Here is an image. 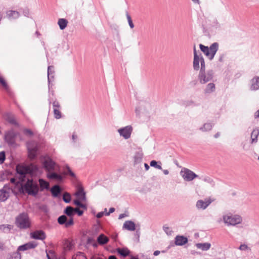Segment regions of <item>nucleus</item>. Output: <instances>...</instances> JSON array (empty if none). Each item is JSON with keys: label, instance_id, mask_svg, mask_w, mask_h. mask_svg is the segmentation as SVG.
Listing matches in <instances>:
<instances>
[{"label": "nucleus", "instance_id": "1", "mask_svg": "<svg viewBox=\"0 0 259 259\" xmlns=\"http://www.w3.org/2000/svg\"><path fill=\"white\" fill-rule=\"evenodd\" d=\"M201 51L205 54V55L209 59L212 60L216 52L218 50L219 45L217 42L212 44L209 48L204 46L202 44L199 45Z\"/></svg>", "mask_w": 259, "mask_h": 259}, {"label": "nucleus", "instance_id": "2", "mask_svg": "<svg viewBox=\"0 0 259 259\" xmlns=\"http://www.w3.org/2000/svg\"><path fill=\"white\" fill-rule=\"evenodd\" d=\"M17 226L21 229L29 228L30 226V222L27 213H23L17 217L16 220Z\"/></svg>", "mask_w": 259, "mask_h": 259}, {"label": "nucleus", "instance_id": "3", "mask_svg": "<svg viewBox=\"0 0 259 259\" xmlns=\"http://www.w3.org/2000/svg\"><path fill=\"white\" fill-rule=\"evenodd\" d=\"M24 188L29 195L33 196H35L39 190L37 183L33 182L32 180H28L24 186Z\"/></svg>", "mask_w": 259, "mask_h": 259}, {"label": "nucleus", "instance_id": "4", "mask_svg": "<svg viewBox=\"0 0 259 259\" xmlns=\"http://www.w3.org/2000/svg\"><path fill=\"white\" fill-rule=\"evenodd\" d=\"M223 220L227 225H235L241 223L242 218L238 215L228 213L224 215Z\"/></svg>", "mask_w": 259, "mask_h": 259}, {"label": "nucleus", "instance_id": "5", "mask_svg": "<svg viewBox=\"0 0 259 259\" xmlns=\"http://www.w3.org/2000/svg\"><path fill=\"white\" fill-rule=\"evenodd\" d=\"M27 147L29 158L31 159H34L36 156V152L38 149L37 143L33 141L28 142L27 144Z\"/></svg>", "mask_w": 259, "mask_h": 259}, {"label": "nucleus", "instance_id": "6", "mask_svg": "<svg viewBox=\"0 0 259 259\" xmlns=\"http://www.w3.org/2000/svg\"><path fill=\"white\" fill-rule=\"evenodd\" d=\"M213 201L214 199L210 197L206 198L204 200H199L196 202V206L199 209H205Z\"/></svg>", "mask_w": 259, "mask_h": 259}, {"label": "nucleus", "instance_id": "7", "mask_svg": "<svg viewBox=\"0 0 259 259\" xmlns=\"http://www.w3.org/2000/svg\"><path fill=\"white\" fill-rule=\"evenodd\" d=\"M181 174L184 179L187 181H192L197 177L195 174L188 169H184V170H182L181 171Z\"/></svg>", "mask_w": 259, "mask_h": 259}, {"label": "nucleus", "instance_id": "8", "mask_svg": "<svg viewBox=\"0 0 259 259\" xmlns=\"http://www.w3.org/2000/svg\"><path fill=\"white\" fill-rule=\"evenodd\" d=\"M12 190L7 186H5L4 188L0 190V201H5L10 196Z\"/></svg>", "mask_w": 259, "mask_h": 259}, {"label": "nucleus", "instance_id": "9", "mask_svg": "<svg viewBox=\"0 0 259 259\" xmlns=\"http://www.w3.org/2000/svg\"><path fill=\"white\" fill-rule=\"evenodd\" d=\"M43 165L46 170L49 172L55 170L56 164L51 158H47L44 160Z\"/></svg>", "mask_w": 259, "mask_h": 259}, {"label": "nucleus", "instance_id": "10", "mask_svg": "<svg viewBox=\"0 0 259 259\" xmlns=\"http://www.w3.org/2000/svg\"><path fill=\"white\" fill-rule=\"evenodd\" d=\"M212 78V73L211 72L205 74L204 71H200L199 75V79L201 83H205L210 80Z\"/></svg>", "mask_w": 259, "mask_h": 259}, {"label": "nucleus", "instance_id": "11", "mask_svg": "<svg viewBox=\"0 0 259 259\" xmlns=\"http://www.w3.org/2000/svg\"><path fill=\"white\" fill-rule=\"evenodd\" d=\"M37 246V243L34 241L29 242L25 244L18 247L17 251L19 252L21 251H25L28 249H33Z\"/></svg>", "mask_w": 259, "mask_h": 259}, {"label": "nucleus", "instance_id": "12", "mask_svg": "<svg viewBox=\"0 0 259 259\" xmlns=\"http://www.w3.org/2000/svg\"><path fill=\"white\" fill-rule=\"evenodd\" d=\"M30 235L31 238L33 239L41 240H44L46 237L45 233L42 230H36L32 232Z\"/></svg>", "mask_w": 259, "mask_h": 259}, {"label": "nucleus", "instance_id": "13", "mask_svg": "<svg viewBox=\"0 0 259 259\" xmlns=\"http://www.w3.org/2000/svg\"><path fill=\"white\" fill-rule=\"evenodd\" d=\"M132 132V127L131 126H127L123 128L118 130L120 135L126 139L130 137Z\"/></svg>", "mask_w": 259, "mask_h": 259}, {"label": "nucleus", "instance_id": "14", "mask_svg": "<svg viewBox=\"0 0 259 259\" xmlns=\"http://www.w3.org/2000/svg\"><path fill=\"white\" fill-rule=\"evenodd\" d=\"M77 199L81 201L85 200V193L84 192L83 187L81 186H78L76 191L75 193Z\"/></svg>", "mask_w": 259, "mask_h": 259}, {"label": "nucleus", "instance_id": "15", "mask_svg": "<svg viewBox=\"0 0 259 259\" xmlns=\"http://www.w3.org/2000/svg\"><path fill=\"white\" fill-rule=\"evenodd\" d=\"M16 136V134L13 131H9L5 135V140L9 144H13Z\"/></svg>", "mask_w": 259, "mask_h": 259}, {"label": "nucleus", "instance_id": "16", "mask_svg": "<svg viewBox=\"0 0 259 259\" xmlns=\"http://www.w3.org/2000/svg\"><path fill=\"white\" fill-rule=\"evenodd\" d=\"M250 89L251 90L259 89V77L255 76L251 80Z\"/></svg>", "mask_w": 259, "mask_h": 259}, {"label": "nucleus", "instance_id": "17", "mask_svg": "<svg viewBox=\"0 0 259 259\" xmlns=\"http://www.w3.org/2000/svg\"><path fill=\"white\" fill-rule=\"evenodd\" d=\"M4 117L6 120L13 124H16L17 121L15 119V116L10 113H6L4 115Z\"/></svg>", "mask_w": 259, "mask_h": 259}, {"label": "nucleus", "instance_id": "18", "mask_svg": "<svg viewBox=\"0 0 259 259\" xmlns=\"http://www.w3.org/2000/svg\"><path fill=\"white\" fill-rule=\"evenodd\" d=\"M187 238L183 236H177L175 239V243L177 245H183L187 243Z\"/></svg>", "mask_w": 259, "mask_h": 259}, {"label": "nucleus", "instance_id": "19", "mask_svg": "<svg viewBox=\"0 0 259 259\" xmlns=\"http://www.w3.org/2000/svg\"><path fill=\"white\" fill-rule=\"evenodd\" d=\"M39 189L41 191L44 190H48L49 189L50 184L48 182L45 181L42 179L38 180Z\"/></svg>", "mask_w": 259, "mask_h": 259}, {"label": "nucleus", "instance_id": "20", "mask_svg": "<svg viewBox=\"0 0 259 259\" xmlns=\"http://www.w3.org/2000/svg\"><path fill=\"white\" fill-rule=\"evenodd\" d=\"M196 246L198 249H200L203 251H206L210 249L211 247V244L209 243H199L196 244Z\"/></svg>", "mask_w": 259, "mask_h": 259}, {"label": "nucleus", "instance_id": "21", "mask_svg": "<svg viewBox=\"0 0 259 259\" xmlns=\"http://www.w3.org/2000/svg\"><path fill=\"white\" fill-rule=\"evenodd\" d=\"M123 228L129 231H134L136 229L135 224L132 221H126L123 224Z\"/></svg>", "mask_w": 259, "mask_h": 259}, {"label": "nucleus", "instance_id": "22", "mask_svg": "<svg viewBox=\"0 0 259 259\" xmlns=\"http://www.w3.org/2000/svg\"><path fill=\"white\" fill-rule=\"evenodd\" d=\"M47 177L49 179L52 180H56L57 181H61L62 179V177L55 172H49L47 174Z\"/></svg>", "mask_w": 259, "mask_h": 259}, {"label": "nucleus", "instance_id": "23", "mask_svg": "<svg viewBox=\"0 0 259 259\" xmlns=\"http://www.w3.org/2000/svg\"><path fill=\"white\" fill-rule=\"evenodd\" d=\"M97 240L100 244L103 245L106 244L109 241V238L102 234L99 236Z\"/></svg>", "mask_w": 259, "mask_h": 259}, {"label": "nucleus", "instance_id": "24", "mask_svg": "<svg viewBox=\"0 0 259 259\" xmlns=\"http://www.w3.org/2000/svg\"><path fill=\"white\" fill-rule=\"evenodd\" d=\"M201 57L199 56H194L193 67L195 70H198L199 69V62L201 61Z\"/></svg>", "mask_w": 259, "mask_h": 259}, {"label": "nucleus", "instance_id": "25", "mask_svg": "<svg viewBox=\"0 0 259 259\" xmlns=\"http://www.w3.org/2000/svg\"><path fill=\"white\" fill-rule=\"evenodd\" d=\"M51 192L52 194V195L56 197H57L60 193L61 189L58 185H55L51 188Z\"/></svg>", "mask_w": 259, "mask_h": 259}, {"label": "nucleus", "instance_id": "26", "mask_svg": "<svg viewBox=\"0 0 259 259\" xmlns=\"http://www.w3.org/2000/svg\"><path fill=\"white\" fill-rule=\"evenodd\" d=\"M259 135V130H253L251 134V143H256L257 141V137Z\"/></svg>", "mask_w": 259, "mask_h": 259}, {"label": "nucleus", "instance_id": "27", "mask_svg": "<svg viewBox=\"0 0 259 259\" xmlns=\"http://www.w3.org/2000/svg\"><path fill=\"white\" fill-rule=\"evenodd\" d=\"M7 16L10 19H15L19 17V14L15 11H9L7 12Z\"/></svg>", "mask_w": 259, "mask_h": 259}, {"label": "nucleus", "instance_id": "28", "mask_svg": "<svg viewBox=\"0 0 259 259\" xmlns=\"http://www.w3.org/2000/svg\"><path fill=\"white\" fill-rule=\"evenodd\" d=\"M7 259H21V254L18 251L9 253Z\"/></svg>", "mask_w": 259, "mask_h": 259}, {"label": "nucleus", "instance_id": "29", "mask_svg": "<svg viewBox=\"0 0 259 259\" xmlns=\"http://www.w3.org/2000/svg\"><path fill=\"white\" fill-rule=\"evenodd\" d=\"M68 22L65 19H59L58 22V24L59 26L60 29L63 30L67 26Z\"/></svg>", "mask_w": 259, "mask_h": 259}, {"label": "nucleus", "instance_id": "30", "mask_svg": "<svg viewBox=\"0 0 259 259\" xmlns=\"http://www.w3.org/2000/svg\"><path fill=\"white\" fill-rule=\"evenodd\" d=\"M117 252L122 256L125 257L130 253V251L127 248H118Z\"/></svg>", "mask_w": 259, "mask_h": 259}, {"label": "nucleus", "instance_id": "31", "mask_svg": "<svg viewBox=\"0 0 259 259\" xmlns=\"http://www.w3.org/2000/svg\"><path fill=\"white\" fill-rule=\"evenodd\" d=\"M64 213L69 217H71L74 214V208L71 206H67L65 211Z\"/></svg>", "mask_w": 259, "mask_h": 259}, {"label": "nucleus", "instance_id": "32", "mask_svg": "<svg viewBox=\"0 0 259 259\" xmlns=\"http://www.w3.org/2000/svg\"><path fill=\"white\" fill-rule=\"evenodd\" d=\"M215 85L213 83H208L205 89V93H209L214 91Z\"/></svg>", "mask_w": 259, "mask_h": 259}, {"label": "nucleus", "instance_id": "33", "mask_svg": "<svg viewBox=\"0 0 259 259\" xmlns=\"http://www.w3.org/2000/svg\"><path fill=\"white\" fill-rule=\"evenodd\" d=\"M67 219L66 216L63 215L59 217L58 222L61 225L65 224Z\"/></svg>", "mask_w": 259, "mask_h": 259}, {"label": "nucleus", "instance_id": "34", "mask_svg": "<svg viewBox=\"0 0 259 259\" xmlns=\"http://www.w3.org/2000/svg\"><path fill=\"white\" fill-rule=\"evenodd\" d=\"M63 199L65 202L69 203L71 200L70 195L68 193H65L63 194Z\"/></svg>", "mask_w": 259, "mask_h": 259}, {"label": "nucleus", "instance_id": "35", "mask_svg": "<svg viewBox=\"0 0 259 259\" xmlns=\"http://www.w3.org/2000/svg\"><path fill=\"white\" fill-rule=\"evenodd\" d=\"M54 116L56 119H60L61 117V113L60 109L53 110Z\"/></svg>", "mask_w": 259, "mask_h": 259}, {"label": "nucleus", "instance_id": "36", "mask_svg": "<svg viewBox=\"0 0 259 259\" xmlns=\"http://www.w3.org/2000/svg\"><path fill=\"white\" fill-rule=\"evenodd\" d=\"M53 110L54 109H60V108H61V106H60V103L57 101V100H55L54 101H53Z\"/></svg>", "mask_w": 259, "mask_h": 259}, {"label": "nucleus", "instance_id": "37", "mask_svg": "<svg viewBox=\"0 0 259 259\" xmlns=\"http://www.w3.org/2000/svg\"><path fill=\"white\" fill-rule=\"evenodd\" d=\"M0 83L6 90H7L8 89V87L6 81H5L4 78L2 76H0Z\"/></svg>", "mask_w": 259, "mask_h": 259}, {"label": "nucleus", "instance_id": "38", "mask_svg": "<svg viewBox=\"0 0 259 259\" xmlns=\"http://www.w3.org/2000/svg\"><path fill=\"white\" fill-rule=\"evenodd\" d=\"M73 220L71 217H70L68 220L67 219L65 226L66 227H69L73 225Z\"/></svg>", "mask_w": 259, "mask_h": 259}, {"label": "nucleus", "instance_id": "39", "mask_svg": "<svg viewBox=\"0 0 259 259\" xmlns=\"http://www.w3.org/2000/svg\"><path fill=\"white\" fill-rule=\"evenodd\" d=\"M150 166L155 167L156 168H158V169H162L161 166L160 165H158L157 162L156 161H155V160L151 161L150 162Z\"/></svg>", "mask_w": 259, "mask_h": 259}, {"label": "nucleus", "instance_id": "40", "mask_svg": "<svg viewBox=\"0 0 259 259\" xmlns=\"http://www.w3.org/2000/svg\"><path fill=\"white\" fill-rule=\"evenodd\" d=\"M6 158L5 153L4 151L0 152V164L4 163Z\"/></svg>", "mask_w": 259, "mask_h": 259}, {"label": "nucleus", "instance_id": "41", "mask_svg": "<svg viewBox=\"0 0 259 259\" xmlns=\"http://www.w3.org/2000/svg\"><path fill=\"white\" fill-rule=\"evenodd\" d=\"M126 17L130 27L131 28H133L134 27V25L132 22V20L131 16L128 14H127Z\"/></svg>", "mask_w": 259, "mask_h": 259}, {"label": "nucleus", "instance_id": "42", "mask_svg": "<svg viewBox=\"0 0 259 259\" xmlns=\"http://www.w3.org/2000/svg\"><path fill=\"white\" fill-rule=\"evenodd\" d=\"M200 63H201L200 71H205V62H204V59L202 57H201Z\"/></svg>", "mask_w": 259, "mask_h": 259}, {"label": "nucleus", "instance_id": "43", "mask_svg": "<svg viewBox=\"0 0 259 259\" xmlns=\"http://www.w3.org/2000/svg\"><path fill=\"white\" fill-rule=\"evenodd\" d=\"M66 170H67L66 174L69 175L70 176H71V177H74L75 176L74 174L71 171V170L69 167H68V166L66 167Z\"/></svg>", "mask_w": 259, "mask_h": 259}, {"label": "nucleus", "instance_id": "44", "mask_svg": "<svg viewBox=\"0 0 259 259\" xmlns=\"http://www.w3.org/2000/svg\"><path fill=\"white\" fill-rule=\"evenodd\" d=\"M53 67L51 66H49L48 68V78L49 79V76L54 73V71L53 70Z\"/></svg>", "mask_w": 259, "mask_h": 259}, {"label": "nucleus", "instance_id": "45", "mask_svg": "<svg viewBox=\"0 0 259 259\" xmlns=\"http://www.w3.org/2000/svg\"><path fill=\"white\" fill-rule=\"evenodd\" d=\"M71 244L69 242H66L64 244V248L65 249L70 250L71 249Z\"/></svg>", "mask_w": 259, "mask_h": 259}, {"label": "nucleus", "instance_id": "46", "mask_svg": "<svg viewBox=\"0 0 259 259\" xmlns=\"http://www.w3.org/2000/svg\"><path fill=\"white\" fill-rule=\"evenodd\" d=\"M212 127L210 123H206L203 125V128L205 130H210Z\"/></svg>", "mask_w": 259, "mask_h": 259}, {"label": "nucleus", "instance_id": "47", "mask_svg": "<svg viewBox=\"0 0 259 259\" xmlns=\"http://www.w3.org/2000/svg\"><path fill=\"white\" fill-rule=\"evenodd\" d=\"M75 212H77L79 216H80L83 214V211L80 210L79 209H78L77 208H74V213Z\"/></svg>", "mask_w": 259, "mask_h": 259}, {"label": "nucleus", "instance_id": "48", "mask_svg": "<svg viewBox=\"0 0 259 259\" xmlns=\"http://www.w3.org/2000/svg\"><path fill=\"white\" fill-rule=\"evenodd\" d=\"M115 211V209L114 208H110L109 209V211L108 212H106L105 214L106 215H109L111 213Z\"/></svg>", "mask_w": 259, "mask_h": 259}, {"label": "nucleus", "instance_id": "49", "mask_svg": "<svg viewBox=\"0 0 259 259\" xmlns=\"http://www.w3.org/2000/svg\"><path fill=\"white\" fill-rule=\"evenodd\" d=\"M80 200H79L78 199H76V200H74V203L77 206H79L80 205Z\"/></svg>", "mask_w": 259, "mask_h": 259}, {"label": "nucleus", "instance_id": "50", "mask_svg": "<svg viewBox=\"0 0 259 259\" xmlns=\"http://www.w3.org/2000/svg\"><path fill=\"white\" fill-rule=\"evenodd\" d=\"M104 214V212H99L98 213H97L96 217L98 218H101L103 216Z\"/></svg>", "mask_w": 259, "mask_h": 259}, {"label": "nucleus", "instance_id": "51", "mask_svg": "<svg viewBox=\"0 0 259 259\" xmlns=\"http://www.w3.org/2000/svg\"><path fill=\"white\" fill-rule=\"evenodd\" d=\"M254 117L259 118V109L254 113Z\"/></svg>", "mask_w": 259, "mask_h": 259}, {"label": "nucleus", "instance_id": "52", "mask_svg": "<svg viewBox=\"0 0 259 259\" xmlns=\"http://www.w3.org/2000/svg\"><path fill=\"white\" fill-rule=\"evenodd\" d=\"M20 169V167H19V166L17 167V170L18 172L20 174L23 175L24 174V172L21 171Z\"/></svg>", "mask_w": 259, "mask_h": 259}, {"label": "nucleus", "instance_id": "53", "mask_svg": "<svg viewBox=\"0 0 259 259\" xmlns=\"http://www.w3.org/2000/svg\"><path fill=\"white\" fill-rule=\"evenodd\" d=\"M193 51H194V56H198L196 52V49L195 46H194Z\"/></svg>", "mask_w": 259, "mask_h": 259}, {"label": "nucleus", "instance_id": "54", "mask_svg": "<svg viewBox=\"0 0 259 259\" xmlns=\"http://www.w3.org/2000/svg\"><path fill=\"white\" fill-rule=\"evenodd\" d=\"M160 252V251H159V250H156V251H155L154 252L153 254H154V255H155V256H157V255H159V254Z\"/></svg>", "mask_w": 259, "mask_h": 259}, {"label": "nucleus", "instance_id": "55", "mask_svg": "<svg viewBox=\"0 0 259 259\" xmlns=\"http://www.w3.org/2000/svg\"><path fill=\"white\" fill-rule=\"evenodd\" d=\"M4 244L0 241V249L3 250L4 249Z\"/></svg>", "mask_w": 259, "mask_h": 259}, {"label": "nucleus", "instance_id": "56", "mask_svg": "<svg viewBox=\"0 0 259 259\" xmlns=\"http://www.w3.org/2000/svg\"><path fill=\"white\" fill-rule=\"evenodd\" d=\"M220 136V133H217L214 136L215 138H218Z\"/></svg>", "mask_w": 259, "mask_h": 259}, {"label": "nucleus", "instance_id": "57", "mask_svg": "<svg viewBox=\"0 0 259 259\" xmlns=\"http://www.w3.org/2000/svg\"><path fill=\"white\" fill-rule=\"evenodd\" d=\"M144 166L146 170H148L149 169V166L148 164L145 163Z\"/></svg>", "mask_w": 259, "mask_h": 259}, {"label": "nucleus", "instance_id": "58", "mask_svg": "<svg viewBox=\"0 0 259 259\" xmlns=\"http://www.w3.org/2000/svg\"><path fill=\"white\" fill-rule=\"evenodd\" d=\"M81 208H86V206L84 204L80 203L79 206Z\"/></svg>", "mask_w": 259, "mask_h": 259}, {"label": "nucleus", "instance_id": "59", "mask_svg": "<svg viewBox=\"0 0 259 259\" xmlns=\"http://www.w3.org/2000/svg\"><path fill=\"white\" fill-rule=\"evenodd\" d=\"M243 247H244V250H250V248L248 246L245 245V244H244Z\"/></svg>", "mask_w": 259, "mask_h": 259}, {"label": "nucleus", "instance_id": "60", "mask_svg": "<svg viewBox=\"0 0 259 259\" xmlns=\"http://www.w3.org/2000/svg\"><path fill=\"white\" fill-rule=\"evenodd\" d=\"M163 173H164V175H168V173H169L168 170H167V169H164V170H163Z\"/></svg>", "mask_w": 259, "mask_h": 259}, {"label": "nucleus", "instance_id": "61", "mask_svg": "<svg viewBox=\"0 0 259 259\" xmlns=\"http://www.w3.org/2000/svg\"><path fill=\"white\" fill-rule=\"evenodd\" d=\"M108 259H117L116 256L114 255H111L109 257Z\"/></svg>", "mask_w": 259, "mask_h": 259}, {"label": "nucleus", "instance_id": "62", "mask_svg": "<svg viewBox=\"0 0 259 259\" xmlns=\"http://www.w3.org/2000/svg\"><path fill=\"white\" fill-rule=\"evenodd\" d=\"M26 132L27 133L29 134V135H32V132L31 131H30V130H27L26 131Z\"/></svg>", "mask_w": 259, "mask_h": 259}, {"label": "nucleus", "instance_id": "63", "mask_svg": "<svg viewBox=\"0 0 259 259\" xmlns=\"http://www.w3.org/2000/svg\"><path fill=\"white\" fill-rule=\"evenodd\" d=\"M194 3L199 4V0H192Z\"/></svg>", "mask_w": 259, "mask_h": 259}, {"label": "nucleus", "instance_id": "64", "mask_svg": "<svg viewBox=\"0 0 259 259\" xmlns=\"http://www.w3.org/2000/svg\"><path fill=\"white\" fill-rule=\"evenodd\" d=\"M11 182L12 183H14L15 182V179H14V178H12L11 179Z\"/></svg>", "mask_w": 259, "mask_h": 259}]
</instances>
